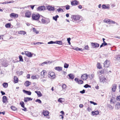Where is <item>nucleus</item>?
Segmentation results:
<instances>
[{
    "mask_svg": "<svg viewBox=\"0 0 120 120\" xmlns=\"http://www.w3.org/2000/svg\"><path fill=\"white\" fill-rule=\"evenodd\" d=\"M25 55L29 57H31L32 56L33 54L31 52L28 51H26L25 52Z\"/></svg>",
    "mask_w": 120,
    "mask_h": 120,
    "instance_id": "nucleus-12",
    "label": "nucleus"
},
{
    "mask_svg": "<svg viewBox=\"0 0 120 120\" xmlns=\"http://www.w3.org/2000/svg\"><path fill=\"white\" fill-rule=\"evenodd\" d=\"M31 78L33 79H38L39 78V76L38 75H33L31 77Z\"/></svg>",
    "mask_w": 120,
    "mask_h": 120,
    "instance_id": "nucleus-23",
    "label": "nucleus"
},
{
    "mask_svg": "<svg viewBox=\"0 0 120 120\" xmlns=\"http://www.w3.org/2000/svg\"><path fill=\"white\" fill-rule=\"evenodd\" d=\"M116 88V84H114L112 85V91L115 92Z\"/></svg>",
    "mask_w": 120,
    "mask_h": 120,
    "instance_id": "nucleus-14",
    "label": "nucleus"
},
{
    "mask_svg": "<svg viewBox=\"0 0 120 120\" xmlns=\"http://www.w3.org/2000/svg\"><path fill=\"white\" fill-rule=\"evenodd\" d=\"M33 98L30 97H24V101L25 102H26L28 101L32 100Z\"/></svg>",
    "mask_w": 120,
    "mask_h": 120,
    "instance_id": "nucleus-11",
    "label": "nucleus"
},
{
    "mask_svg": "<svg viewBox=\"0 0 120 120\" xmlns=\"http://www.w3.org/2000/svg\"><path fill=\"white\" fill-rule=\"evenodd\" d=\"M33 31L35 32L36 34H38L39 33V32L38 31L36 30L35 28H33Z\"/></svg>",
    "mask_w": 120,
    "mask_h": 120,
    "instance_id": "nucleus-47",
    "label": "nucleus"
},
{
    "mask_svg": "<svg viewBox=\"0 0 120 120\" xmlns=\"http://www.w3.org/2000/svg\"><path fill=\"white\" fill-rule=\"evenodd\" d=\"M35 92L37 94V95L38 97H41L42 96V94L40 91H35Z\"/></svg>",
    "mask_w": 120,
    "mask_h": 120,
    "instance_id": "nucleus-25",
    "label": "nucleus"
},
{
    "mask_svg": "<svg viewBox=\"0 0 120 120\" xmlns=\"http://www.w3.org/2000/svg\"><path fill=\"white\" fill-rule=\"evenodd\" d=\"M3 86L4 88H6L8 86V84L7 82H4L3 84Z\"/></svg>",
    "mask_w": 120,
    "mask_h": 120,
    "instance_id": "nucleus-36",
    "label": "nucleus"
},
{
    "mask_svg": "<svg viewBox=\"0 0 120 120\" xmlns=\"http://www.w3.org/2000/svg\"><path fill=\"white\" fill-rule=\"evenodd\" d=\"M23 91L24 93L29 95H30L31 94V92L30 91H26L24 90H23Z\"/></svg>",
    "mask_w": 120,
    "mask_h": 120,
    "instance_id": "nucleus-22",
    "label": "nucleus"
},
{
    "mask_svg": "<svg viewBox=\"0 0 120 120\" xmlns=\"http://www.w3.org/2000/svg\"><path fill=\"white\" fill-rule=\"evenodd\" d=\"M72 17L73 21L76 23L79 22L81 20L80 19V16L79 15H72Z\"/></svg>",
    "mask_w": 120,
    "mask_h": 120,
    "instance_id": "nucleus-1",
    "label": "nucleus"
},
{
    "mask_svg": "<svg viewBox=\"0 0 120 120\" xmlns=\"http://www.w3.org/2000/svg\"><path fill=\"white\" fill-rule=\"evenodd\" d=\"M92 114L93 115H97L99 114V112L98 111H93L92 112Z\"/></svg>",
    "mask_w": 120,
    "mask_h": 120,
    "instance_id": "nucleus-32",
    "label": "nucleus"
},
{
    "mask_svg": "<svg viewBox=\"0 0 120 120\" xmlns=\"http://www.w3.org/2000/svg\"><path fill=\"white\" fill-rule=\"evenodd\" d=\"M104 22H105L109 23V24H110V23L111 22V20L109 19H108L107 20H106L105 19L104 20Z\"/></svg>",
    "mask_w": 120,
    "mask_h": 120,
    "instance_id": "nucleus-33",
    "label": "nucleus"
},
{
    "mask_svg": "<svg viewBox=\"0 0 120 120\" xmlns=\"http://www.w3.org/2000/svg\"><path fill=\"white\" fill-rule=\"evenodd\" d=\"M55 69L59 71H60L62 70V67H56L55 68Z\"/></svg>",
    "mask_w": 120,
    "mask_h": 120,
    "instance_id": "nucleus-27",
    "label": "nucleus"
},
{
    "mask_svg": "<svg viewBox=\"0 0 120 120\" xmlns=\"http://www.w3.org/2000/svg\"><path fill=\"white\" fill-rule=\"evenodd\" d=\"M109 4H107L106 6L104 4L102 5L101 7L103 9H109Z\"/></svg>",
    "mask_w": 120,
    "mask_h": 120,
    "instance_id": "nucleus-13",
    "label": "nucleus"
},
{
    "mask_svg": "<svg viewBox=\"0 0 120 120\" xmlns=\"http://www.w3.org/2000/svg\"><path fill=\"white\" fill-rule=\"evenodd\" d=\"M66 8V10H68L70 9V6L68 5H67L64 6Z\"/></svg>",
    "mask_w": 120,
    "mask_h": 120,
    "instance_id": "nucleus-50",
    "label": "nucleus"
},
{
    "mask_svg": "<svg viewBox=\"0 0 120 120\" xmlns=\"http://www.w3.org/2000/svg\"><path fill=\"white\" fill-rule=\"evenodd\" d=\"M116 99L118 101H120V95L117 97Z\"/></svg>",
    "mask_w": 120,
    "mask_h": 120,
    "instance_id": "nucleus-61",
    "label": "nucleus"
},
{
    "mask_svg": "<svg viewBox=\"0 0 120 120\" xmlns=\"http://www.w3.org/2000/svg\"><path fill=\"white\" fill-rule=\"evenodd\" d=\"M91 45L93 48H98L99 46V44L97 43H91Z\"/></svg>",
    "mask_w": 120,
    "mask_h": 120,
    "instance_id": "nucleus-8",
    "label": "nucleus"
},
{
    "mask_svg": "<svg viewBox=\"0 0 120 120\" xmlns=\"http://www.w3.org/2000/svg\"><path fill=\"white\" fill-rule=\"evenodd\" d=\"M57 11L59 12H60V11H62L63 12V10L61 8H59L58 9H57Z\"/></svg>",
    "mask_w": 120,
    "mask_h": 120,
    "instance_id": "nucleus-54",
    "label": "nucleus"
},
{
    "mask_svg": "<svg viewBox=\"0 0 120 120\" xmlns=\"http://www.w3.org/2000/svg\"><path fill=\"white\" fill-rule=\"evenodd\" d=\"M79 80L77 78H75V81L77 83H78Z\"/></svg>",
    "mask_w": 120,
    "mask_h": 120,
    "instance_id": "nucleus-60",
    "label": "nucleus"
},
{
    "mask_svg": "<svg viewBox=\"0 0 120 120\" xmlns=\"http://www.w3.org/2000/svg\"><path fill=\"white\" fill-rule=\"evenodd\" d=\"M73 49L75 50L76 51H82V48H79L78 47H77L76 48H72Z\"/></svg>",
    "mask_w": 120,
    "mask_h": 120,
    "instance_id": "nucleus-35",
    "label": "nucleus"
},
{
    "mask_svg": "<svg viewBox=\"0 0 120 120\" xmlns=\"http://www.w3.org/2000/svg\"><path fill=\"white\" fill-rule=\"evenodd\" d=\"M25 16L27 18H30L31 16V12L30 11H26L25 13Z\"/></svg>",
    "mask_w": 120,
    "mask_h": 120,
    "instance_id": "nucleus-7",
    "label": "nucleus"
},
{
    "mask_svg": "<svg viewBox=\"0 0 120 120\" xmlns=\"http://www.w3.org/2000/svg\"><path fill=\"white\" fill-rule=\"evenodd\" d=\"M116 100L115 98L113 97H112L111 99L110 102L111 103H112L113 104L115 103L116 102Z\"/></svg>",
    "mask_w": 120,
    "mask_h": 120,
    "instance_id": "nucleus-16",
    "label": "nucleus"
},
{
    "mask_svg": "<svg viewBox=\"0 0 120 120\" xmlns=\"http://www.w3.org/2000/svg\"><path fill=\"white\" fill-rule=\"evenodd\" d=\"M88 75L86 74H85L81 76V78L83 80H86L88 77Z\"/></svg>",
    "mask_w": 120,
    "mask_h": 120,
    "instance_id": "nucleus-10",
    "label": "nucleus"
},
{
    "mask_svg": "<svg viewBox=\"0 0 120 120\" xmlns=\"http://www.w3.org/2000/svg\"><path fill=\"white\" fill-rule=\"evenodd\" d=\"M2 64L5 67L7 66L8 65V64L5 60H4V61L2 62Z\"/></svg>",
    "mask_w": 120,
    "mask_h": 120,
    "instance_id": "nucleus-19",
    "label": "nucleus"
},
{
    "mask_svg": "<svg viewBox=\"0 0 120 120\" xmlns=\"http://www.w3.org/2000/svg\"><path fill=\"white\" fill-rule=\"evenodd\" d=\"M115 108L117 109L120 108V103H117L115 105Z\"/></svg>",
    "mask_w": 120,
    "mask_h": 120,
    "instance_id": "nucleus-31",
    "label": "nucleus"
},
{
    "mask_svg": "<svg viewBox=\"0 0 120 120\" xmlns=\"http://www.w3.org/2000/svg\"><path fill=\"white\" fill-rule=\"evenodd\" d=\"M43 115L45 116H48L49 114V112L48 111L43 110Z\"/></svg>",
    "mask_w": 120,
    "mask_h": 120,
    "instance_id": "nucleus-21",
    "label": "nucleus"
},
{
    "mask_svg": "<svg viewBox=\"0 0 120 120\" xmlns=\"http://www.w3.org/2000/svg\"><path fill=\"white\" fill-rule=\"evenodd\" d=\"M83 86L84 87L86 88L88 87H91V86L90 85H89L88 84H86L84 86Z\"/></svg>",
    "mask_w": 120,
    "mask_h": 120,
    "instance_id": "nucleus-46",
    "label": "nucleus"
},
{
    "mask_svg": "<svg viewBox=\"0 0 120 120\" xmlns=\"http://www.w3.org/2000/svg\"><path fill=\"white\" fill-rule=\"evenodd\" d=\"M54 75V73L52 72L51 73H50V74H49L48 76L49 77H51L52 78H54L55 77V75Z\"/></svg>",
    "mask_w": 120,
    "mask_h": 120,
    "instance_id": "nucleus-24",
    "label": "nucleus"
},
{
    "mask_svg": "<svg viewBox=\"0 0 120 120\" xmlns=\"http://www.w3.org/2000/svg\"><path fill=\"white\" fill-rule=\"evenodd\" d=\"M14 80L15 83H17L18 82V79L16 76H14Z\"/></svg>",
    "mask_w": 120,
    "mask_h": 120,
    "instance_id": "nucleus-30",
    "label": "nucleus"
},
{
    "mask_svg": "<svg viewBox=\"0 0 120 120\" xmlns=\"http://www.w3.org/2000/svg\"><path fill=\"white\" fill-rule=\"evenodd\" d=\"M3 102L4 103H6L7 101V97L5 96H4L2 98Z\"/></svg>",
    "mask_w": 120,
    "mask_h": 120,
    "instance_id": "nucleus-28",
    "label": "nucleus"
},
{
    "mask_svg": "<svg viewBox=\"0 0 120 120\" xmlns=\"http://www.w3.org/2000/svg\"><path fill=\"white\" fill-rule=\"evenodd\" d=\"M55 44V41H51L49 42H48V44Z\"/></svg>",
    "mask_w": 120,
    "mask_h": 120,
    "instance_id": "nucleus-51",
    "label": "nucleus"
},
{
    "mask_svg": "<svg viewBox=\"0 0 120 120\" xmlns=\"http://www.w3.org/2000/svg\"><path fill=\"white\" fill-rule=\"evenodd\" d=\"M42 17L41 19V23L43 24H47L49 22L50 20L49 18H47L44 17L42 16Z\"/></svg>",
    "mask_w": 120,
    "mask_h": 120,
    "instance_id": "nucleus-3",
    "label": "nucleus"
},
{
    "mask_svg": "<svg viewBox=\"0 0 120 120\" xmlns=\"http://www.w3.org/2000/svg\"><path fill=\"white\" fill-rule=\"evenodd\" d=\"M94 75H93L91 74L89 75V77L91 79L93 78L94 77Z\"/></svg>",
    "mask_w": 120,
    "mask_h": 120,
    "instance_id": "nucleus-57",
    "label": "nucleus"
},
{
    "mask_svg": "<svg viewBox=\"0 0 120 120\" xmlns=\"http://www.w3.org/2000/svg\"><path fill=\"white\" fill-rule=\"evenodd\" d=\"M107 70L106 69H103L102 70L98 71L97 72V75H102L101 74H104L107 72Z\"/></svg>",
    "mask_w": 120,
    "mask_h": 120,
    "instance_id": "nucleus-6",
    "label": "nucleus"
},
{
    "mask_svg": "<svg viewBox=\"0 0 120 120\" xmlns=\"http://www.w3.org/2000/svg\"><path fill=\"white\" fill-rule=\"evenodd\" d=\"M41 17L39 14L35 13L33 14L32 16V18L33 20H38Z\"/></svg>",
    "mask_w": 120,
    "mask_h": 120,
    "instance_id": "nucleus-2",
    "label": "nucleus"
},
{
    "mask_svg": "<svg viewBox=\"0 0 120 120\" xmlns=\"http://www.w3.org/2000/svg\"><path fill=\"white\" fill-rule=\"evenodd\" d=\"M78 83V84H82L83 83V82L81 80H79Z\"/></svg>",
    "mask_w": 120,
    "mask_h": 120,
    "instance_id": "nucleus-52",
    "label": "nucleus"
},
{
    "mask_svg": "<svg viewBox=\"0 0 120 120\" xmlns=\"http://www.w3.org/2000/svg\"><path fill=\"white\" fill-rule=\"evenodd\" d=\"M116 60L117 61H118L120 62V55L118 56L116 58Z\"/></svg>",
    "mask_w": 120,
    "mask_h": 120,
    "instance_id": "nucleus-48",
    "label": "nucleus"
},
{
    "mask_svg": "<svg viewBox=\"0 0 120 120\" xmlns=\"http://www.w3.org/2000/svg\"><path fill=\"white\" fill-rule=\"evenodd\" d=\"M69 64L65 63L64 64V68H67L69 66Z\"/></svg>",
    "mask_w": 120,
    "mask_h": 120,
    "instance_id": "nucleus-45",
    "label": "nucleus"
},
{
    "mask_svg": "<svg viewBox=\"0 0 120 120\" xmlns=\"http://www.w3.org/2000/svg\"><path fill=\"white\" fill-rule=\"evenodd\" d=\"M10 16L11 17H14V18H15L16 17H18V15L17 14L14 13H11L10 15Z\"/></svg>",
    "mask_w": 120,
    "mask_h": 120,
    "instance_id": "nucleus-15",
    "label": "nucleus"
},
{
    "mask_svg": "<svg viewBox=\"0 0 120 120\" xmlns=\"http://www.w3.org/2000/svg\"><path fill=\"white\" fill-rule=\"evenodd\" d=\"M62 99V98H59V99H58V102H60V103H62V100H61V99Z\"/></svg>",
    "mask_w": 120,
    "mask_h": 120,
    "instance_id": "nucleus-59",
    "label": "nucleus"
},
{
    "mask_svg": "<svg viewBox=\"0 0 120 120\" xmlns=\"http://www.w3.org/2000/svg\"><path fill=\"white\" fill-rule=\"evenodd\" d=\"M59 16L58 15H56L55 16L53 17V19L55 20V21H56L57 20V18H59Z\"/></svg>",
    "mask_w": 120,
    "mask_h": 120,
    "instance_id": "nucleus-40",
    "label": "nucleus"
},
{
    "mask_svg": "<svg viewBox=\"0 0 120 120\" xmlns=\"http://www.w3.org/2000/svg\"><path fill=\"white\" fill-rule=\"evenodd\" d=\"M85 90L83 89L82 90L80 91V93L82 94H83L85 93Z\"/></svg>",
    "mask_w": 120,
    "mask_h": 120,
    "instance_id": "nucleus-55",
    "label": "nucleus"
},
{
    "mask_svg": "<svg viewBox=\"0 0 120 120\" xmlns=\"http://www.w3.org/2000/svg\"><path fill=\"white\" fill-rule=\"evenodd\" d=\"M31 82L28 81H26L24 84V85L26 87L29 86L30 85Z\"/></svg>",
    "mask_w": 120,
    "mask_h": 120,
    "instance_id": "nucleus-26",
    "label": "nucleus"
},
{
    "mask_svg": "<svg viewBox=\"0 0 120 120\" xmlns=\"http://www.w3.org/2000/svg\"><path fill=\"white\" fill-rule=\"evenodd\" d=\"M97 68L99 69H101L102 68V67L101 66L100 63H98L97 64Z\"/></svg>",
    "mask_w": 120,
    "mask_h": 120,
    "instance_id": "nucleus-41",
    "label": "nucleus"
},
{
    "mask_svg": "<svg viewBox=\"0 0 120 120\" xmlns=\"http://www.w3.org/2000/svg\"><path fill=\"white\" fill-rule=\"evenodd\" d=\"M102 44L100 45V48H101L103 46H105L106 45H107V43H106L105 41H104Z\"/></svg>",
    "mask_w": 120,
    "mask_h": 120,
    "instance_id": "nucleus-37",
    "label": "nucleus"
},
{
    "mask_svg": "<svg viewBox=\"0 0 120 120\" xmlns=\"http://www.w3.org/2000/svg\"><path fill=\"white\" fill-rule=\"evenodd\" d=\"M35 101L36 102H38L39 103H40V104L41 103V101L40 99H37Z\"/></svg>",
    "mask_w": 120,
    "mask_h": 120,
    "instance_id": "nucleus-53",
    "label": "nucleus"
},
{
    "mask_svg": "<svg viewBox=\"0 0 120 120\" xmlns=\"http://www.w3.org/2000/svg\"><path fill=\"white\" fill-rule=\"evenodd\" d=\"M19 61H22L23 62V60L22 58V56L21 55H20L19 56Z\"/></svg>",
    "mask_w": 120,
    "mask_h": 120,
    "instance_id": "nucleus-42",
    "label": "nucleus"
},
{
    "mask_svg": "<svg viewBox=\"0 0 120 120\" xmlns=\"http://www.w3.org/2000/svg\"><path fill=\"white\" fill-rule=\"evenodd\" d=\"M45 70H43L41 72V75L43 76V77H44L45 76Z\"/></svg>",
    "mask_w": 120,
    "mask_h": 120,
    "instance_id": "nucleus-43",
    "label": "nucleus"
},
{
    "mask_svg": "<svg viewBox=\"0 0 120 120\" xmlns=\"http://www.w3.org/2000/svg\"><path fill=\"white\" fill-rule=\"evenodd\" d=\"M70 79H73L74 78V75H73L72 74H69L68 75Z\"/></svg>",
    "mask_w": 120,
    "mask_h": 120,
    "instance_id": "nucleus-29",
    "label": "nucleus"
},
{
    "mask_svg": "<svg viewBox=\"0 0 120 120\" xmlns=\"http://www.w3.org/2000/svg\"><path fill=\"white\" fill-rule=\"evenodd\" d=\"M11 24L10 23L6 24L5 25V26L7 28H10L11 27Z\"/></svg>",
    "mask_w": 120,
    "mask_h": 120,
    "instance_id": "nucleus-39",
    "label": "nucleus"
},
{
    "mask_svg": "<svg viewBox=\"0 0 120 120\" xmlns=\"http://www.w3.org/2000/svg\"><path fill=\"white\" fill-rule=\"evenodd\" d=\"M47 9L49 11H53L54 10V8L52 6H47Z\"/></svg>",
    "mask_w": 120,
    "mask_h": 120,
    "instance_id": "nucleus-17",
    "label": "nucleus"
},
{
    "mask_svg": "<svg viewBox=\"0 0 120 120\" xmlns=\"http://www.w3.org/2000/svg\"><path fill=\"white\" fill-rule=\"evenodd\" d=\"M108 107L110 108L111 109H113V107L111 105H109L108 106Z\"/></svg>",
    "mask_w": 120,
    "mask_h": 120,
    "instance_id": "nucleus-62",
    "label": "nucleus"
},
{
    "mask_svg": "<svg viewBox=\"0 0 120 120\" xmlns=\"http://www.w3.org/2000/svg\"><path fill=\"white\" fill-rule=\"evenodd\" d=\"M1 93L2 94V95H3L5 94V93L3 91H1Z\"/></svg>",
    "mask_w": 120,
    "mask_h": 120,
    "instance_id": "nucleus-63",
    "label": "nucleus"
},
{
    "mask_svg": "<svg viewBox=\"0 0 120 120\" xmlns=\"http://www.w3.org/2000/svg\"><path fill=\"white\" fill-rule=\"evenodd\" d=\"M62 89L64 90L65 89L66 87V85L64 84H63L62 86Z\"/></svg>",
    "mask_w": 120,
    "mask_h": 120,
    "instance_id": "nucleus-49",
    "label": "nucleus"
},
{
    "mask_svg": "<svg viewBox=\"0 0 120 120\" xmlns=\"http://www.w3.org/2000/svg\"><path fill=\"white\" fill-rule=\"evenodd\" d=\"M90 102L91 104H93L94 105H97V103H96L94 102L93 101H90Z\"/></svg>",
    "mask_w": 120,
    "mask_h": 120,
    "instance_id": "nucleus-58",
    "label": "nucleus"
},
{
    "mask_svg": "<svg viewBox=\"0 0 120 120\" xmlns=\"http://www.w3.org/2000/svg\"><path fill=\"white\" fill-rule=\"evenodd\" d=\"M18 33L19 34L25 35L26 34V32L25 31L21 30L18 31Z\"/></svg>",
    "mask_w": 120,
    "mask_h": 120,
    "instance_id": "nucleus-20",
    "label": "nucleus"
},
{
    "mask_svg": "<svg viewBox=\"0 0 120 120\" xmlns=\"http://www.w3.org/2000/svg\"><path fill=\"white\" fill-rule=\"evenodd\" d=\"M55 44H58L60 45H62V42L61 41H55Z\"/></svg>",
    "mask_w": 120,
    "mask_h": 120,
    "instance_id": "nucleus-34",
    "label": "nucleus"
},
{
    "mask_svg": "<svg viewBox=\"0 0 120 120\" xmlns=\"http://www.w3.org/2000/svg\"><path fill=\"white\" fill-rule=\"evenodd\" d=\"M78 2L77 0H75L73 1H72L71 2V4L72 6H74L75 5H77L78 4Z\"/></svg>",
    "mask_w": 120,
    "mask_h": 120,
    "instance_id": "nucleus-18",
    "label": "nucleus"
},
{
    "mask_svg": "<svg viewBox=\"0 0 120 120\" xmlns=\"http://www.w3.org/2000/svg\"><path fill=\"white\" fill-rule=\"evenodd\" d=\"M19 104L21 105V106L22 108H24V103L22 101H21L19 103Z\"/></svg>",
    "mask_w": 120,
    "mask_h": 120,
    "instance_id": "nucleus-38",
    "label": "nucleus"
},
{
    "mask_svg": "<svg viewBox=\"0 0 120 120\" xmlns=\"http://www.w3.org/2000/svg\"><path fill=\"white\" fill-rule=\"evenodd\" d=\"M99 77L100 81V82L104 83L106 79L104 77V75H97Z\"/></svg>",
    "mask_w": 120,
    "mask_h": 120,
    "instance_id": "nucleus-4",
    "label": "nucleus"
},
{
    "mask_svg": "<svg viewBox=\"0 0 120 120\" xmlns=\"http://www.w3.org/2000/svg\"><path fill=\"white\" fill-rule=\"evenodd\" d=\"M85 49L86 50H89V47L88 45L85 46L84 47Z\"/></svg>",
    "mask_w": 120,
    "mask_h": 120,
    "instance_id": "nucleus-56",
    "label": "nucleus"
},
{
    "mask_svg": "<svg viewBox=\"0 0 120 120\" xmlns=\"http://www.w3.org/2000/svg\"><path fill=\"white\" fill-rule=\"evenodd\" d=\"M110 65V61L106 60L104 63V66L105 68H108Z\"/></svg>",
    "mask_w": 120,
    "mask_h": 120,
    "instance_id": "nucleus-5",
    "label": "nucleus"
},
{
    "mask_svg": "<svg viewBox=\"0 0 120 120\" xmlns=\"http://www.w3.org/2000/svg\"><path fill=\"white\" fill-rule=\"evenodd\" d=\"M30 75L29 74H28L26 76V77L27 79H30Z\"/></svg>",
    "mask_w": 120,
    "mask_h": 120,
    "instance_id": "nucleus-64",
    "label": "nucleus"
},
{
    "mask_svg": "<svg viewBox=\"0 0 120 120\" xmlns=\"http://www.w3.org/2000/svg\"><path fill=\"white\" fill-rule=\"evenodd\" d=\"M11 108L13 110L15 111L17 110V108L13 106H11Z\"/></svg>",
    "mask_w": 120,
    "mask_h": 120,
    "instance_id": "nucleus-44",
    "label": "nucleus"
},
{
    "mask_svg": "<svg viewBox=\"0 0 120 120\" xmlns=\"http://www.w3.org/2000/svg\"><path fill=\"white\" fill-rule=\"evenodd\" d=\"M45 9L46 8L45 6H43L38 7L37 8V10L38 11H44L45 10Z\"/></svg>",
    "mask_w": 120,
    "mask_h": 120,
    "instance_id": "nucleus-9",
    "label": "nucleus"
}]
</instances>
